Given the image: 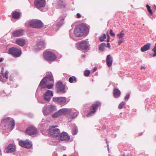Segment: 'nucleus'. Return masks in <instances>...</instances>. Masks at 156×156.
I'll return each instance as SVG.
<instances>
[{"instance_id":"nucleus-1","label":"nucleus","mask_w":156,"mask_h":156,"mask_svg":"<svg viewBox=\"0 0 156 156\" xmlns=\"http://www.w3.org/2000/svg\"><path fill=\"white\" fill-rule=\"evenodd\" d=\"M54 85V80L51 74L47 75L44 77L41 81L38 88L44 89L47 87L51 89Z\"/></svg>"},{"instance_id":"nucleus-2","label":"nucleus","mask_w":156,"mask_h":156,"mask_svg":"<svg viewBox=\"0 0 156 156\" xmlns=\"http://www.w3.org/2000/svg\"><path fill=\"white\" fill-rule=\"evenodd\" d=\"M1 125L3 129H7L11 131L14 126L15 122L12 118L7 117L2 120Z\"/></svg>"},{"instance_id":"nucleus-3","label":"nucleus","mask_w":156,"mask_h":156,"mask_svg":"<svg viewBox=\"0 0 156 156\" xmlns=\"http://www.w3.org/2000/svg\"><path fill=\"white\" fill-rule=\"evenodd\" d=\"M27 26L31 27L33 28L39 29L43 27V23L42 22L37 19H32L29 20L25 23Z\"/></svg>"},{"instance_id":"nucleus-4","label":"nucleus","mask_w":156,"mask_h":156,"mask_svg":"<svg viewBox=\"0 0 156 156\" xmlns=\"http://www.w3.org/2000/svg\"><path fill=\"white\" fill-rule=\"evenodd\" d=\"M58 127L57 125L51 126L48 129L49 133L54 137L59 136L60 134L59 129L57 128Z\"/></svg>"},{"instance_id":"nucleus-5","label":"nucleus","mask_w":156,"mask_h":156,"mask_svg":"<svg viewBox=\"0 0 156 156\" xmlns=\"http://www.w3.org/2000/svg\"><path fill=\"white\" fill-rule=\"evenodd\" d=\"M55 110L56 106L55 105H46L44 106L42 112L44 115L47 116L52 112Z\"/></svg>"},{"instance_id":"nucleus-6","label":"nucleus","mask_w":156,"mask_h":156,"mask_svg":"<svg viewBox=\"0 0 156 156\" xmlns=\"http://www.w3.org/2000/svg\"><path fill=\"white\" fill-rule=\"evenodd\" d=\"M43 56L44 58L48 62L54 61L56 58V55L54 53L50 51L44 52Z\"/></svg>"},{"instance_id":"nucleus-7","label":"nucleus","mask_w":156,"mask_h":156,"mask_svg":"<svg viewBox=\"0 0 156 156\" xmlns=\"http://www.w3.org/2000/svg\"><path fill=\"white\" fill-rule=\"evenodd\" d=\"M9 51L10 54L14 57H18L20 56L21 54V50L20 48H17L14 47L10 48Z\"/></svg>"},{"instance_id":"nucleus-8","label":"nucleus","mask_w":156,"mask_h":156,"mask_svg":"<svg viewBox=\"0 0 156 156\" xmlns=\"http://www.w3.org/2000/svg\"><path fill=\"white\" fill-rule=\"evenodd\" d=\"M66 114H68L69 117L73 119L76 117L78 114V112L74 109L66 108Z\"/></svg>"},{"instance_id":"nucleus-9","label":"nucleus","mask_w":156,"mask_h":156,"mask_svg":"<svg viewBox=\"0 0 156 156\" xmlns=\"http://www.w3.org/2000/svg\"><path fill=\"white\" fill-rule=\"evenodd\" d=\"M56 87L58 93L63 94L66 92L65 86L63 84L62 82H58L56 84Z\"/></svg>"},{"instance_id":"nucleus-10","label":"nucleus","mask_w":156,"mask_h":156,"mask_svg":"<svg viewBox=\"0 0 156 156\" xmlns=\"http://www.w3.org/2000/svg\"><path fill=\"white\" fill-rule=\"evenodd\" d=\"M101 104L99 102H97L95 104H93L92 106V108L87 115V116H91L93 115L96 112L97 109L98 108Z\"/></svg>"},{"instance_id":"nucleus-11","label":"nucleus","mask_w":156,"mask_h":156,"mask_svg":"<svg viewBox=\"0 0 156 156\" xmlns=\"http://www.w3.org/2000/svg\"><path fill=\"white\" fill-rule=\"evenodd\" d=\"M46 4L45 0H35L34 5L38 9H40L44 7Z\"/></svg>"},{"instance_id":"nucleus-12","label":"nucleus","mask_w":156,"mask_h":156,"mask_svg":"<svg viewBox=\"0 0 156 156\" xmlns=\"http://www.w3.org/2000/svg\"><path fill=\"white\" fill-rule=\"evenodd\" d=\"M78 44L79 47L83 50H86L89 47V42L87 40L82 41Z\"/></svg>"},{"instance_id":"nucleus-13","label":"nucleus","mask_w":156,"mask_h":156,"mask_svg":"<svg viewBox=\"0 0 156 156\" xmlns=\"http://www.w3.org/2000/svg\"><path fill=\"white\" fill-rule=\"evenodd\" d=\"M53 99L54 101L57 102L61 104H66L67 103L66 98L65 97H54Z\"/></svg>"},{"instance_id":"nucleus-14","label":"nucleus","mask_w":156,"mask_h":156,"mask_svg":"<svg viewBox=\"0 0 156 156\" xmlns=\"http://www.w3.org/2000/svg\"><path fill=\"white\" fill-rule=\"evenodd\" d=\"M66 111L67 110L66 108L60 109L58 112L53 114L52 115V117L53 118H55L63 115L66 114Z\"/></svg>"},{"instance_id":"nucleus-15","label":"nucleus","mask_w":156,"mask_h":156,"mask_svg":"<svg viewBox=\"0 0 156 156\" xmlns=\"http://www.w3.org/2000/svg\"><path fill=\"white\" fill-rule=\"evenodd\" d=\"M26 133L30 135L36 134L37 133V130L35 127L31 126L28 127L26 130Z\"/></svg>"},{"instance_id":"nucleus-16","label":"nucleus","mask_w":156,"mask_h":156,"mask_svg":"<svg viewBox=\"0 0 156 156\" xmlns=\"http://www.w3.org/2000/svg\"><path fill=\"white\" fill-rule=\"evenodd\" d=\"M43 95L44 98L45 100L49 101L53 96V94L51 91L48 90Z\"/></svg>"},{"instance_id":"nucleus-17","label":"nucleus","mask_w":156,"mask_h":156,"mask_svg":"<svg viewBox=\"0 0 156 156\" xmlns=\"http://www.w3.org/2000/svg\"><path fill=\"white\" fill-rule=\"evenodd\" d=\"M125 35L124 31L122 30L121 31L119 34H118V43L119 45H120L122 43L124 42V40L122 37Z\"/></svg>"},{"instance_id":"nucleus-18","label":"nucleus","mask_w":156,"mask_h":156,"mask_svg":"<svg viewBox=\"0 0 156 156\" xmlns=\"http://www.w3.org/2000/svg\"><path fill=\"white\" fill-rule=\"evenodd\" d=\"M60 140H69L70 139V137L65 132H63L60 133L59 137Z\"/></svg>"},{"instance_id":"nucleus-19","label":"nucleus","mask_w":156,"mask_h":156,"mask_svg":"<svg viewBox=\"0 0 156 156\" xmlns=\"http://www.w3.org/2000/svg\"><path fill=\"white\" fill-rule=\"evenodd\" d=\"M74 33L75 36L78 37L81 36L83 34V32L79 26L76 27L74 31Z\"/></svg>"},{"instance_id":"nucleus-20","label":"nucleus","mask_w":156,"mask_h":156,"mask_svg":"<svg viewBox=\"0 0 156 156\" xmlns=\"http://www.w3.org/2000/svg\"><path fill=\"white\" fill-rule=\"evenodd\" d=\"M24 32L23 30H16L12 33V35L14 37H19L22 36Z\"/></svg>"},{"instance_id":"nucleus-21","label":"nucleus","mask_w":156,"mask_h":156,"mask_svg":"<svg viewBox=\"0 0 156 156\" xmlns=\"http://www.w3.org/2000/svg\"><path fill=\"white\" fill-rule=\"evenodd\" d=\"M16 150V147L15 145L13 144H9L5 151L7 153H11L12 152H14Z\"/></svg>"},{"instance_id":"nucleus-22","label":"nucleus","mask_w":156,"mask_h":156,"mask_svg":"<svg viewBox=\"0 0 156 156\" xmlns=\"http://www.w3.org/2000/svg\"><path fill=\"white\" fill-rule=\"evenodd\" d=\"M16 44L19 45L23 46L25 44L26 41L24 39L20 38L17 39L16 41Z\"/></svg>"},{"instance_id":"nucleus-23","label":"nucleus","mask_w":156,"mask_h":156,"mask_svg":"<svg viewBox=\"0 0 156 156\" xmlns=\"http://www.w3.org/2000/svg\"><path fill=\"white\" fill-rule=\"evenodd\" d=\"M106 61L108 66L109 67H110L112 63V57L110 55H108L106 57Z\"/></svg>"},{"instance_id":"nucleus-24","label":"nucleus","mask_w":156,"mask_h":156,"mask_svg":"<svg viewBox=\"0 0 156 156\" xmlns=\"http://www.w3.org/2000/svg\"><path fill=\"white\" fill-rule=\"evenodd\" d=\"M36 47L39 49H41L44 48L45 46V43L44 41H39L36 45Z\"/></svg>"},{"instance_id":"nucleus-25","label":"nucleus","mask_w":156,"mask_h":156,"mask_svg":"<svg viewBox=\"0 0 156 156\" xmlns=\"http://www.w3.org/2000/svg\"><path fill=\"white\" fill-rule=\"evenodd\" d=\"M66 16L65 15L60 17L57 20V25L58 26H61L64 23V20L65 17Z\"/></svg>"},{"instance_id":"nucleus-26","label":"nucleus","mask_w":156,"mask_h":156,"mask_svg":"<svg viewBox=\"0 0 156 156\" xmlns=\"http://www.w3.org/2000/svg\"><path fill=\"white\" fill-rule=\"evenodd\" d=\"M151 44L150 43H147L142 47L140 49L142 52L146 51L150 49L151 47Z\"/></svg>"},{"instance_id":"nucleus-27","label":"nucleus","mask_w":156,"mask_h":156,"mask_svg":"<svg viewBox=\"0 0 156 156\" xmlns=\"http://www.w3.org/2000/svg\"><path fill=\"white\" fill-rule=\"evenodd\" d=\"M9 74V72L8 71H6L5 73V74L3 75V77L4 79H3L2 78V75H0V81L2 82H5L6 81L8 78V74Z\"/></svg>"},{"instance_id":"nucleus-28","label":"nucleus","mask_w":156,"mask_h":156,"mask_svg":"<svg viewBox=\"0 0 156 156\" xmlns=\"http://www.w3.org/2000/svg\"><path fill=\"white\" fill-rule=\"evenodd\" d=\"M20 15V13L17 11L13 12L12 13V17L15 19H17L19 17Z\"/></svg>"},{"instance_id":"nucleus-29","label":"nucleus","mask_w":156,"mask_h":156,"mask_svg":"<svg viewBox=\"0 0 156 156\" xmlns=\"http://www.w3.org/2000/svg\"><path fill=\"white\" fill-rule=\"evenodd\" d=\"M31 142H30L29 140H26L25 144L24 147L29 148L32 146Z\"/></svg>"},{"instance_id":"nucleus-30","label":"nucleus","mask_w":156,"mask_h":156,"mask_svg":"<svg viewBox=\"0 0 156 156\" xmlns=\"http://www.w3.org/2000/svg\"><path fill=\"white\" fill-rule=\"evenodd\" d=\"M81 28V30H82L83 33V34L85 31H87L88 30V27L84 24H82L79 26Z\"/></svg>"},{"instance_id":"nucleus-31","label":"nucleus","mask_w":156,"mask_h":156,"mask_svg":"<svg viewBox=\"0 0 156 156\" xmlns=\"http://www.w3.org/2000/svg\"><path fill=\"white\" fill-rule=\"evenodd\" d=\"M106 44L105 43H102L100 45L99 47V50L100 51H103L106 47Z\"/></svg>"},{"instance_id":"nucleus-32","label":"nucleus","mask_w":156,"mask_h":156,"mask_svg":"<svg viewBox=\"0 0 156 156\" xmlns=\"http://www.w3.org/2000/svg\"><path fill=\"white\" fill-rule=\"evenodd\" d=\"M146 7L147 8L150 15L151 16H152L153 14L152 10L151 9V7L148 4H147L146 5Z\"/></svg>"},{"instance_id":"nucleus-33","label":"nucleus","mask_w":156,"mask_h":156,"mask_svg":"<svg viewBox=\"0 0 156 156\" xmlns=\"http://www.w3.org/2000/svg\"><path fill=\"white\" fill-rule=\"evenodd\" d=\"M76 78L74 76H73L71 77H70L69 78V81L70 83H73V82L74 81L75 82H76Z\"/></svg>"},{"instance_id":"nucleus-34","label":"nucleus","mask_w":156,"mask_h":156,"mask_svg":"<svg viewBox=\"0 0 156 156\" xmlns=\"http://www.w3.org/2000/svg\"><path fill=\"white\" fill-rule=\"evenodd\" d=\"M25 141L20 140L19 141V145L23 147H24L25 145Z\"/></svg>"},{"instance_id":"nucleus-35","label":"nucleus","mask_w":156,"mask_h":156,"mask_svg":"<svg viewBox=\"0 0 156 156\" xmlns=\"http://www.w3.org/2000/svg\"><path fill=\"white\" fill-rule=\"evenodd\" d=\"M126 103L124 101L121 102L119 105L118 108L119 109H122L125 105Z\"/></svg>"},{"instance_id":"nucleus-36","label":"nucleus","mask_w":156,"mask_h":156,"mask_svg":"<svg viewBox=\"0 0 156 156\" xmlns=\"http://www.w3.org/2000/svg\"><path fill=\"white\" fill-rule=\"evenodd\" d=\"M152 51L154 52V54L152 55V56L153 57L156 56V43L154 47L152 49Z\"/></svg>"},{"instance_id":"nucleus-37","label":"nucleus","mask_w":156,"mask_h":156,"mask_svg":"<svg viewBox=\"0 0 156 156\" xmlns=\"http://www.w3.org/2000/svg\"><path fill=\"white\" fill-rule=\"evenodd\" d=\"M106 38V36L105 34H104L102 36L99 38L100 41H104Z\"/></svg>"},{"instance_id":"nucleus-38","label":"nucleus","mask_w":156,"mask_h":156,"mask_svg":"<svg viewBox=\"0 0 156 156\" xmlns=\"http://www.w3.org/2000/svg\"><path fill=\"white\" fill-rule=\"evenodd\" d=\"M77 129L76 128H75L74 129H73L72 131V133L73 135H76L77 133Z\"/></svg>"},{"instance_id":"nucleus-39","label":"nucleus","mask_w":156,"mask_h":156,"mask_svg":"<svg viewBox=\"0 0 156 156\" xmlns=\"http://www.w3.org/2000/svg\"><path fill=\"white\" fill-rule=\"evenodd\" d=\"M90 73V71L89 70H87L85 71L84 75L85 76H88Z\"/></svg>"},{"instance_id":"nucleus-40","label":"nucleus","mask_w":156,"mask_h":156,"mask_svg":"<svg viewBox=\"0 0 156 156\" xmlns=\"http://www.w3.org/2000/svg\"><path fill=\"white\" fill-rule=\"evenodd\" d=\"M113 94L115 98H116L117 97V89H114L113 92Z\"/></svg>"},{"instance_id":"nucleus-41","label":"nucleus","mask_w":156,"mask_h":156,"mask_svg":"<svg viewBox=\"0 0 156 156\" xmlns=\"http://www.w3.org/2000/svg\"><path fill=\"white\" fill-rule=\"evenodd\" d=\"M130 97L129 94H128L125 97L124 99L126 101H127L129 98Z\"/></svg>"},{"instance_id":"nucleus-42","label":"nucleus","mask_w":156,"mask_h":156,"mask_svg":"<svg viewBox=\"0 0 156 156\" xmlns=\"http://www.w3.org/2000/svg\"><path fill=\"white\" fill-rule=\"evenodd\" d=\"M110 34L111 36H115V34L113 32L112 30H110Z\"/></svg>"},{"instance_id":"nucleus-43","label":"nucleus","mask_w":156,"mask_h":156,"mask_svg":"<svg viewBox=\"0 0 156 156\" xmlns=\"http://www.w3.org/2000/svg\"><path fill=\"white\" fill-rule=\"evenodd\" d=\"M4 70V68L3 67H2L1 71V74L2 75V76L4 74H3Z\"/></svg>"},{"instance_id":"nucleus-44","label":"nucleus","mask_w":156,"mask_h":156,"mask_svg":"<svg viewBox=\"0 0 156 156\" xmlns=\"http://www.w3.org/2000/svg\"><path fill=\"white\" fill-rule=\"evenodd\" d=\"M121 94V92L120 90L118 89V97Z\"/></svg>"},{"instance_id":"nucleus-45","label":"nucleus","mask_w":156,"mask_h":156,"mask_svg":"<svg viewBox=\"0 0 156 156\" xmlns=\"http://www.w3.org/2000/svg\"><path fill=\"white\" fill-rule=\"evenodd\" d=\"M77 17V18H80L81 17V15L79 13H77L76 14Z\"/></svg>"},{"instance_id":"nucleus-46","label":"nucleus","mask_w":156,"mask_h":156,"mask_svg":"<svg viewBox=\"0 0 156 156\" xmlns=\"http://www.w3.org/2000/svg\"><path fill=\"white\" fill-rule=\"evenodd\" d=\"M97 68L96 67H94L92 71L93 72H95L97 69Z\"/></svg>"},{"instance_id":"nucleus-47","label":"nucleus","mask_w":156,"mask_h":156,"mask_svg":"<svg viewBox=\"0 0 156 156\" xmlns=\"http://www.w3.org/2000/svg\"><path fill=\"white\" fill-rule=\"evenodd\" d=\"M107 47H108L109 48H110V44L109 43H108L107 44Z\"/></svg>"},{"instance_id":"nucleus-48","label":"nucleus","mask_w":156,"mask_h":156,"mask_svg":"<svg viewBox=\"0 0 156 156\" xmlns=\"http://www.w3.org/2000/svg\"><path fill=\"white\" fill-rule=\"evenodd\" d=\"M13 77V75H11L9 77V79L11 81L12 80V78Z\"/></svg>"},{"instance_id":"nucleus-49","label":"nucleus","mask_w":156,"mask_h":156,"mask_svg":"<svg viewBox=\"0 0 156 156\" xmlns=\"http://www.w3.org/2000/svg\"><path fill=\"white\" fill-rule=\"evenodd\" d=\"M3 59L2 58H0V62H2L3 60Z\"/></svg>"},{"instance_id":"nucleus-50","label":"nucleus","mask_w":156,"mask_h":156,"mask_svg":"<svg viewBox=\"0 0 156 156\" xmlns=\"http://www.w3.org/2000/svg\"><path fill=\"white\" fill-rule=\"evenodd\" d=\"M144 69V67H143V66H142L141 67V69Z\"/></svg>"},{"instance_id":"nucleus-51","label":"nucleus","mask_w":156,"mask_h":156,"mask_svg":"<svg viewBox=\"0 0 156 156\" xmlns=\"http://www.w3.org/2000/svg\"><path fill=\"white\" fill-rule=\"evenodd\" d=\"M103 128L104 129L106 128V126H103Z\"/></svg>"},{"instance_id":"nucleus-52","label":"nucleus","mask_w":156,"mask_h":156,"mask_svg":"<svg viewBox=\"0 0 156 156\" xmlns=\"http://www.w3.org/2000/svg\"><path fill=\"white\" fill-rule=\"evenodd\" d=\"M85 56L84 55H83L82 56V58H84L85 57Z\"/></svg>"},{"instance_id":"nucleus-53","label":"nucleus","mask_w":156,"mask_h":156,"mask_svg":"<svg viewBox=\"0 0 156 156\" xmlns=\"http://www.w3.org/2000/svg\"><path fill=\"white\" fill-rule=\"evenodd\" d=\"M106 143H107V146L108 147V144H107V142Z\"/></svg>"},{"instance_id":"nucleus-54","label":"nucleus","mask_w":156,"mask_h":156,"mask_svg":"<svg viewBox=\"0 0 156 156\" xmlns=\"http://www.w3.org/2000/svg\"><path fill=\"white\" fill-rule=\"evenodd\" d=\"M109 39H108V38L107 39V41H108V42L109 41Z\"/></svg>"},{"instance_id":"nucleus-55","label":"nucleus","mask_w":156,"mask_h":156,"mask_svg":"<svg viewBox=\"0 0 156 156\" xmlns=\"http://www.w3.org/2000/svg\"><path fill=\"white\" fill-rule=\"evenodd\" d=\"M142 134V133H140L139 134V136H140V135H141Z\"/></svg>"},{"instance_id":"nucleus-56","label":"nucleus","mask_w":156,"mask_h":156,"mask_svg":"<svg viewBox=\"0 0 156 156\" xmlns=\"http://www.w3.org/2000/svg\"><path fill=\"white\" fill-rule=\"evenodd\" d=\"M63 156H67V155L66 154H64L63 155Z\"/></svg>"},{"instance_id":"nucleus-57","label":"nucleus","mask_w":156,"mask_h":156,"mask_svg":"<svg viewBox=\"0 0 156 156\" xmlns=\"http://www.w3.org/2000/svg\"><path fill=\"white\" fill-rule=\"evenodd\" d=\"M154 6L155 7V8H156V5H154Z\"/></svg>"},{"instance_id":"nucleus-58","label":"nucleus","mask_w":156,"mask_h":156,"mask_svg":"<svg viewBox=\"0 0 156 156\" xmlns=\"http://www.w3.org/2000/svg\"><path fill=\"white\" fill-rule=\"evenodd\" d=\"M70 37H71V34H70Z\"/></svg>"},{"instance_id":"nucleus-59","label":"nucleus","mask_w":156,"mask_h":156,"mask_svg":"<svg viewBox=\"0 0 156 156\" xmlns=\"http://www.w3.org/2000/svg\"><path fill=\"white\" fill-rule=\"evenodd\" d=\"M108 37H109V35L108 34Z\"/></svg>"}]
</instances>
